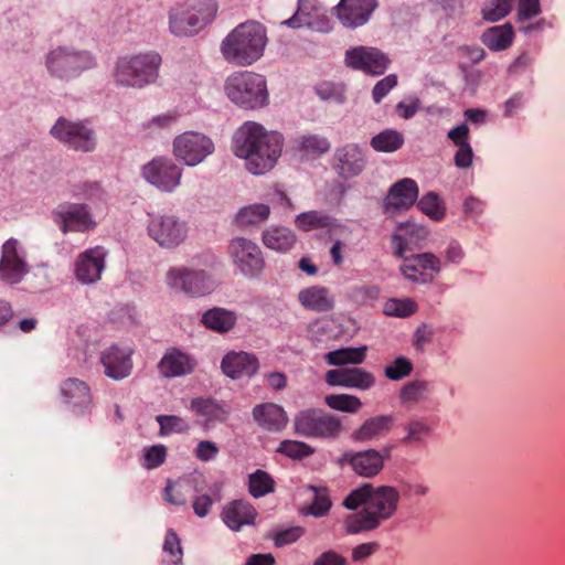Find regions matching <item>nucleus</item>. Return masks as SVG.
I'll use <instances>...</instances> for the list:
<instances>
[{"label":"nucleus","instance_id":"1","mask_svg":"<svg viewBox=\"0 0 565 565\" xmlns=\"http://www.w3.org/2000/svg\"><path fill=\"white\" fill-rule=\"evenodd\" d=\"M284 137L267 131L262 125L247 121L233 138V152L246 161V169L256 175L271 170L281 154Z\"/></svg>","mask_w":565,"mask_h":565},{"label":"nucleus","instance_id":"2","mask_svg":"<svg viewBox=\"0 0 565 565\" xmlns=\"http://www.w3.org/2000/svg\"><path fill=\"white\" fill-rule=\"evenodd\" d=\"M401 500L399 491L391 486L374 487L369 505L344 519L347 534L355 535L377 530L382 523L392 519Z\"/></svg>","mask_w":565,"mask_h":565},{"label":"nucleus","instance_id":"3","mask_svg":"<svg viewBox=\"0 0 565 565\" xmlns=\"http://www.w3.org/2000/svg\"><path fill=\"white\" fill-rule=\"evenodd\" d=\"M267 43L263 24L247 21L232 30L221 43L224 58L235 65L247 66L258 61Z\"/></svg>","mask_w":565,"mask_h":565},{"label":"nucleus","instance_id":"4","mask_svg":"<svg viewBox=\"0 0 565 565\" xmlns=\"http://www.w3.org/2000/svg\"><path fill=\"white\" fill-rule=\"evenodd\" d=\"M161 63L156 52L122 56L115 65V82L124 87L143 88L157 81Z\"/></svg>","mask_w":565,"mask_h":565},{"label":"nucleus","instance_id":"5","mask_svg":"<svg viewBox=\"0 0 565 565\" xmlns=\"http://www.w3.org/2000/svg\"><path fill=\"white\" fill-rule=\"evenodd\" d=\"M225 93L234 104L245 109H256L268 103L266 78L254 72H236L228 76Z\"/></svg>","mask_w":565,"mask_h":565},{"label":"nucleus","instance_id":"6","mask_svg":"<svg viewBox=\"0 0 565 565\" xmlns=\"http://www.w3.org/2000/svg\"><path fill=\"white\" fill-rule=\"evenodd\" d=\"M214 11L209 0H186L170 10V31L179 36L192 35L212 19Z\"/></svg>","mask_w":565,"mask_h":565},{"label":"nucleus","instance_id":"7","mask_svg":"<svg viewBox=\"0 0 565 565\" xmlns=\"http://www.w3.org/2000/svg\"><path fill=\"white\" fill-rule=\"evenodd\" d=\"M296 434L306 438L337 439L343 425L340 417L320 408L299 412L294 419Z\"/></svg>","mask_w":565,"mask_h":565},{"label":"nucleus","instance_id":"8","mask_svg":"<svg viewBox=\"0 0 565 565\" xmlns=\"http://www.w3.org/2000/svg\"><path fill=\"white\" fill-rule=\"evenodd\" d=\"M95 66V60L87 51H77L66 46L52 50L46 57L50 74L60 79H70Z\"/></svg>","mask_w":565,"mask_h":565},{"label":"nucleus","instance_id":"9","mask_svg":"<svg viewBox=\"0 0 565 565\" xmlns=\"http://www.w3.org/2000/svg\"><path fill=\"white\" fill-rule=\"evenodd\" d=\"M51 136L66 148L78 152H93L97 146L95 130L84 121L60 117L50 130Z\"/></svg>","mask_w":565,"mask_h":565},{"label":"nucleus","instance_id":"10","mask_svg":"<svg viewBox=\"0 0 565 565\" xmlns=\"http://www.w3.org/2000/svg\"><path fill=\"white\" fill-rule=\"evenodd\" d=\"M148 235L162 248L172 249L188 236V225L174 214H154L148 223Z\"/></svg>","mask_w":565,"mask_h":565},{"label":"nucleus","instance_id":"11","mask_svg":"<svg viewBox=\"0 0 565 565\" xmlns=\"http://www.w3.org/2000/svg\"><path fill=\"white\" fill-rule=\"evenodd\" d=\"M214 149L212 139L196 131H185L173 141L174 156L190 167L201 163Z\"/></svg>","mask_w":565,"mask_h":565},{"label":"nucleus","instance_id":"12","mask_svg":"<svg viewBox=\"0 0 565 565\" xmlns=\"http://www.w3.org/2000/svg\"><path fill=\"white\" fill-rule=\"evenodd\" d=\"M29 273L25 252L17 238L7 239L1 246L0 280L17 285Z\"/></svg>","mask_w":565,"mask_h":565},{"label":"nucleus","instance_id":"13","mask_svg":"<svg viewBox=\"0 0 565 565\" xmlns=\"http://www.w3.org/2000/svg\"><path fill=\"white\" fill-rule=\"evenodd\" d=\"M142 177L162 192H173L181 183L182 169L170 158L157 157L142 167Z\"/></svg>","mask_w":565,"mask_h":565},{"label":"nucleus","instance_id":"14","mask_svg":"<svg viewBox=\"0 0 565 565\" xmlns=\"http://www.w3.org/2000/svg\"><path fill=\"white\" fill-rule=\"evenodd\" d=\"M168 284L192 297L209 294L214 288V282L204 270L185 267L170 268L167 274Z\"/></svg>","mask_w":565,"mask_h":565},{"label":"nucleus","instance_id":"15","mask_svg":"<svg viewBox=\"0 0 565 565\" xmlns=\"http://www.w3.org/2000/svg\"><path fill=\"white\" fill-rule=\"evenodd\" d=\"M233 263L244 275L258 274L264 266L260 248L245 237H234L227 247Z\"/></svg>","mask_w":565,"mask_h":565},{"label":"nucleus","instance_id":"16","mask_svg":"<svg viewBox=\"0 0 565 565\" xmlns=\"http://www.w3.org/2000/svg\"><path fill=\"white\" fill-rule=\"evenodd\" d=\"M418 193V185L413 179L404 178L395 182L383 201V212L393 216L407 211L417 201Z\"/></svg>","mask_w":565,"mask_h":565},{"label":"nucleus","instance_id":"17","mask_svg":"<svg viewBox=\"0 0 565 565\" xmlns=\"http://www.w3.org/2000/svg\"><path fill=\"white\" fill-rule=\"evenodd\" d=\"M348 66L371 75H382L387 70L390 60L375 47L356 46L345 53Z\"/></svg>","mask_w":565,"mask_h":565},{"label":"nucleus","instance_id":"18","mask_svg":"<svg viewBox=\"0 0 565 565\" xmlns=\"http://www.w3.org/2000/svg\"><path fill=\"white\" fill-rule=\"evenodd\" d=\"M366 158L362 149L349 143L335 149L332 158V168L344 180L359 177L365 169Z\"/></svg>","mask_w":565,"mask_h":565},{"label":"nucleus","instance_id":"19","mask_svg":"<svg viewBox=\"0 0 565 565\" xmlns=\"http://www.w3.org/2000/svg\"><path fill=\"white\" fill-rule=\"evenodd\" d=\"M132 350L129 348H120L111 345L100 353V363L104 366L105 374L115 380L120 381L128 377L132 371Z\"/></svg>","mask_w":565,"mask_h":565},{"label":"nucleus","instance_id":"20","mask_svg":"<svg viewBox=\"0 0 565 565\" xmlns=\"http://www.w3.org/2000/svg\"><path fill=\"white\" fill-rule=\"evenodd\" d=\"M324 379L331 386H342L360 391H367L375 385V376L373 373L362 367L329 370Z\"/></svg>","mask_w":565,"mask_h":565},{"label":"nucleus","instance_id":"21","mask_svg":"<svg viewBox=\"0 0 565 565\" xmlns=\"http://www.w3.org/2000/svg\"><path fill=\"white\" fill-rule=\"evenodd\" d=\"M63 403L75 414L85 415L92 406V394L89 386L82 380L70 377L61 384Z\"/></svg>","mask_w":565,"mask_h":565},{"label":"nucleus","instance_id":"22","mask_svg":"<svg viewBox=\"0 0 565 565\" xmlns=\"http://www.w3.org/2000/svg\"><path fill=\"white\" fill-rule=\"evenodd\" d=\"M106 250L96 246L81 253L75 263V276L82 284H94L100 279L105 268Z\"/></svg>","mask_w":565,"mask_h":565},{"label":"nucleus","instance_id":"23","mask_svg":"<svg viewBox=\"0 0 565 565\" xmlns=\"http://www.w3.org/2000/svg\"><path fill=\"white\" fill-rule=\"evenodd\" d=\"M55 214L61 221V230L64 233L68 231L86 232L96 226V223L85 204H60Z\"/></svg>","mask_w":565,"mask_h":565},{"label":"nucleus","instance_id":"24","mask_svg":"<svg viewBox=\"0 0 565 565\" xmlns=\"http://www.w3.org/2000/svg\"><path fill=\"white\" fill-rule=\"evenodd\" d=\"M195 367V359L177 348L168 349L158 363V371L166 379L190 375Z\"/></svg>","mask_w":565,"mask_h":565},{"label":"nucleus","instance_id":"25","mask_svg":"<svg viewBox=\"0 0 565 565\" xmlns=\"http://www.w3.org/2000/svg\"><path fill=\"white\" fill-rule=\"evenodd\" d=\"M376 6L375 0H341L335 10L344 26L358 28L369 21Z\"/></svg>","mask_w":565,"mask_h":565},{"label":"nucleus","instance_id":"26","mask_svg":"<svg viewBox=\"0 0 565 565\" xmlns=\"http://www.w3.org/2000/svg\"><path fill=\"white\" fill-rule=\"evenodd\" d=\"M342 461L348 463L356 475L365 478L379 475L384 467V456L375 449L347 451L342 456Z\"/></svg>","mask_w":565,"mask_h":565},{"label":"nucleus","instance_id":"27","mask_svg":"<svg viewBox=\"0 0 565 565\" xmlns=\"http://www.w3.org/2000/svg\"><path fill=\"white\" fill-rule=\"evenodd\" d=\"M281 24L292 29L307 28L319 32L327 30V21L315 0H299L296 13Z\"/></svg>","mask_w":565,"mask_h":565},{"label":"nucleus","instance_id":"28","mask_svg":"<svg viewBox=\"0 0 565 565\" xmlns=\"http://www.w3.org/2000/svg\"><path fill=\"white\" fill-rule=\"evenodd\" d=\"M221 367L231 379L252 377L259 369L257 358L247 352H230L223 360Z\"/></svg>","mask_w":565,"mask_h":565},{"label":"nucleus","instance_id":"29","mask_svg":"<svg viewBox=\"0 0 565 565\" xmlns=\"http://www.w3.org/2000/svg\"><path fill=\"white\" fill-rule=\"evenodd\" d=\"M253 418L257 425L268 431H281L288 423L285 409L275 403H263L254 406Z\"/></svg>","mask_w":565,"mask_h":565},{"label":"nucleus","instance_id":"30","mask_svg":"<svg viewBox=\"0 0 565 565\" xmlns=\"http://www.w3.org/2000/svg\"><path fill=\"white\" fill-rule=\"evenodd\" d=\"M256 516V509L246 500L230 502L222 512V520L233 531H239L244 525L254 524Z\"/></svg>","mask_w":565,"mask_h":565},{"label":"nucleus","instance_id":"31","mask_svg":"<svg viewBox=\"0 0 565 565\" xmlns=\"http://www.w3.org/2000/svg\"><path fill=\"white\" fill-rule=\"evenodd\" d=\"M393 426V417L380 415L367 418L358 429L351 434L354 443H366L385 436Z\"/></svg>","mask_w":565,"mask_h":565},{"label":"nucleus","instance_id":"32","mask_svg":"<svg viewBox=\"0 0 565 565\" xmlns=\"http://www.w3.org/2000/svg\"><path fill=\"white\" fill-rule=\"evenodd\" d=\"M298 301L303 308L317 312H327L334 307V300L329 290L322 286L301 289L298 294Z\"/></svg>","mask_w":565,"mask_h":565},{"label":"nucleus","instance_id":"33","mask_svg":"<svg viewBox=\"0 0 565 565\" xmlns=\"http://www.w3.org/2000/svg\"><path fill=\"white\" fill-rule=\"evenodd\" d=\"M513 39L514 30L511 23L491 26L481 35L482 43L493 52L509 49L513 43Z\"/></svg>","mask_w":565,"mask_h":565},{"label":"nucleus","instance_id":"34","mask_svg":"<svg viewBox=\"0 0 565 565\" xmlns=\"http://www.w3.org/2000/svg\"><path fill=\"white\" fill-rule=\"evenodd\" d=\"M237 320L234 311L225 308L214 307L205 311L202 316L203 326L217 333H226L235 326Z\"/></svg>","mask_w":565,"mask_h":565},{"label":"nucleus","instance_id":"35","mask_svg":"<svg viewBox=\"0 0 565 565\" xmlns=\"http://www.w3.org/2000/svg\"><path fill=\"white\" fill-rule=\"evenodd\" d=\"M296 239L294 232L284 226H271L263 233L264 245L277 252L289 250L295 245Z\"/></svg>","mask_w":565,"mask_h":565},{"label":"nucleus","instance_id":"36","mask_svg":"<svg viewBox=\"0 0 565 565\" xmlns=\"http://www.w3.org/2000/svg\"><path fill=\"white\" fill-rule=\"evenodd\" d=\"M366 358V347L342 348L330 351L324 355L329 365L360 364Z\"/></svg>","mask_w":565,"mask_h":565},{"label":"nucleus","instance_id":"37","mask_svg":"<svg viewBox=\"0 0 565 565\" xmlns=\"http://www.w3.org/2000/svg\"><path fill=\"white\" fill-rule=\"evenodd\" d=\"M276 482L265 470L257 469L248 475V492L255 498H263L275 491Z\"/></svg>","mask_w":565,"mask_h":565},{"label":"nucleus","instance_id":"38","mask_svg":"<svg viewBox=\"0 0 565 565\" xmlns=\"http://www.w3.org/2000/svg\"><path fill=\"white\" fill-rule=\"evenodd\" d=\"M295 224L299 230L310 232L331 227L333 218L329 214L320 211H308L297 215Z\"/></svg>","mask_w":565,"mask_h":565},{"label":"nucleus","instance_id":"39","mask_svg":"<svg viewBox=\"0 0 565 565\" xmlns=\"http://www.w3.org/2000/svg\"><path fill=\"white\" fill-rule=\"evenodd\" d=\"M370 143L377 152H394L404 145V137L397 130L385 129L375 135Z\"/></svg>","mask_w":565,"mask_h":565},{"label":"nucleus","instance_id":"40","mask_svg":"<svg viewBox=\"0 0 565 565\" xmlns=\"http://www.w3.org/2000/svg\"><path fill=\"white\" fill-rule=\"evenodd\" d=\"M516 0H486L481 8L484 21L494 23L510 14Z\"/></svg>","mask_w":565,"mask_h":565},{"label":"nucleus","instance_id":"41","mask_svg":"<svg viewBox=\"0 0 565 565\" xmlns=\"http://www.w3.org/2000/svg\"><path fill=\"white\" fill-rule=\"evenodd\" d=\"M270 209L266 204H253L243 207L236 215V222L239 226H250L263 223L268 218Z\"/></svg>","mask_w":565,"mask_h":565},{"label":"nucleus","instance_id":"42","mask_svg":"<svg viewBox=\"0 0 565 565\" xmlns=\"http://www.w3.org/2000/svg\"><path fill=\"white\" fill-rule=\"evenodd\" d=\"M324 403L331 409L355 414L362 407V402L359 397L349 394H330L324 396Z\"/></svg>","mask_w":565,"mask_h":565},{"label":"nucleus","instance_id":"43","mask_svg":"<svg viewBox=\"0 0 565 565\" xmlns=\"http://www.w3.org/2000/svg\"><path fill=\"white\" fill-rule=\"evenodd\" d=\"M417 207L434 221H441L446 214L445 206L435 192H428L423 195L417 202Z\"/></svg>","mask_w":565,"mask_h":565},{"label":"nucleus","instance_id":"44","mask_svg":"<svg viewBox=\"0 0 565 565\" xmlns=\"http://www.w3.org/2000/svg\"><path fill=\"white\" fill-rule=\"evenodd\" d=\"M160 426L159 436L164 437L172 434H182L190 429V425L183 417L175 415H158L156 417Z\"/></svg>","mask_w":565,"mask_h":565},{"label":"nucleus","instance_id":"45","mask_svg":"<svg viewBox=\"0 0 565 565\" xmlns=\"http://www.w3.org/2000/svg\"><path fill=\"white\" fill-rule=\"evenodd\" d=\"M374 487L371 483H364L352 489L343 500V505L348 510L355 511L359 507H367Z\"/></svg>","mask_w":565,"mask_h":565},{"label":"nucleus","instance_id":"46","mask_svg":"<svg viewBox=\"0 0 565 565\" xmlns=\"http://www.w3.org/2000/svg\"><path fill=\"white\" fill-rule=\"evenodd\" d=\"M310 489L313 491V500L307 509V513L316 518L323 516L331 509V500L329 492L326 488H318L311 486Z\"/></svg>","mask_w":565,"mask_h":565},{"label":"nucleus","instance_id":"47","mask_svg":"<svg viewBox=\"0 0 565 565\" xmlns=\"http://www.w3.org/2000/svg\"><path fill=\"white\" fill-rule=\"evenodd\" d=\"M429 383L426 381H412L405 384L401 391L402 402H419L429 394Z\"/></svg>","mask_w":565,"mask_h":565},{"label":"nucleus","instance_id":"48","mask_svg":"<svg viewBox=\"0 0 565 565\" xmlns=\"http://www.w3.org/2000/svg\"><path fill=\"white\" fill-rule=\"evenodd\" d=\"M300 149L308 153H326L330 149V142L327 138L319 135H303L297 139Z\"/></svg>","mask_w":565,"mask_h":565},{"label":"nucleus","instance_id":"49","mask_svg":"<svg viewBox=\"0 0 565 565\" xmlns=\"http://www.w3.org/2000/svg\"><path fill=\"white\" fill-rule=\"evenodd\" d=\"M277 451L291 459H302L313 454V448L306 443L297 440H284Z\"/></svg>","mask_w":565,"mask_h":565},{"label":"nucleus","instance_id":"50","mask_svg":"<svg viewBox=\"0 0 565 565\" xmlns=\"http://www.w3.org/2000/svg\"><path fill=\"white\" fill-rule=\"evenodd\" d=\"M417 305L413 299H391L384 306L387 316L408 317L416 312Z\"/></svg>","mask_w":565,"mask_h":565},{"label":"nucleus","instance_id":"51","mask_svg":"<svg viewBox=\"0 0 565 565\" xmlns=\"http://www.w3.org/2000/svg\"><path fill=\"white\" fill-rule=\"evenodd\" d=\"M163 551L169 555L171 564H182L183 551L181 542L178 534L172 529H169L166 533Z\"/></svg>","mask_w":565,"mask_h":565},{"label":"nucleus","instance_id":"52","mask_svg":"<svg viewBox=\"0 0 565 565\" xmlns=\"http://www.w3.org/2000/svg\"><path fill=\"white\" fill-rule=\"evenodd\" d=\"M191 409L209 420L216 419L221 412L220 405L212 398L196 397L191 401Z\"/></svg>","mask_w":565,"mask_h":565},{"label":"nucleus","instance_id":"53","mask_svg":"<svg viewBox=\"0 0 565 565\" xmlns=\"http://www.w3.org/2000/svg\"><path fill=\"white\" fill-rule=\"evenodd\" d=\"M412 362L404 356H399L395 359L391 365H387L385 367L384 374L391 381H399L408 376L412 373Z\"/></svg>","mask_w":565,"mask_h":565},{"label":"nucleus","instance_id":"54","mask_svg":"<svg viewBox=\"0 0 565 565\" xmlns=\"http://www.w3.org/2000/svg\"><path fill=\"white\" fill-rule=\"evenodd\" d=\"M406 436L402 439L403 444L418 443L423 440L430 431L429 426L420 419L411 420L406 426Z\"/></svg>","mask_w":565,"mask_h":565},{"label":"nucleus","instance_id":"55","mask_svg":"<svg viewBox=\"0 0 565 565\" xmlns=\"http://www.w3.org/2000/svg\"><path fill=\"white\" fill-rule=\"evenodd\" d=\"M167 457V448L164 445H153L145 450L143 466L147 469H156L160 467Z\"/></svg>","mask_w":565,"mask_h":565},{"label":"nucleus","instance_id":"56","mask_svg":"<svg viewBox=\"0 0 565 565\" xmlns=\"http://www.w3.org/2000/svg\"><path fill=\"white\" fill-rule=\"evenodd\" d=\"M396 85L397 76L395 74H390L382 78L375 84L372 90L373 100L379 104Z\"/></svg>","mask_w":565,"mask_h":565},{"label":"nucleus","instance_id":"57","mask_svg":"<svg viewBox=\"0 0 565 565\" xmlns=\"http://www.w3.org/2000/svg\"><path fill=\"white\" fill-rule=\"evenodd\" d=\"M401 271L407 279L415 282H426L429 280L426 274L419 270V265L416 260H412V256L405 258L404 264L401 266Z\"/></svg>","mask_w":565,"mask_h":565},{"label":"nucleus","instance_id":"58","mask_svg":"<svg viewBox=\"0 0 565 565\" xmlns=\"http://www.w3.org/2000/svg\"><path fill=\"white\" fill-rule=\"evenodd\" d=\"M412 260H416L423 270H431L438 274L441 269L440 259L433 253H420L412 255Z\"/></svg>","mask_w":565,"mask_h":565},{"label":"nucleus","instance_id":"59","mask_svg":"<svg viewBox=\"0 0 565 565\" xmlns=\"http://www.w3.org/2000/svg\"><path fill=\"white\" fill-rule=\"evenodd\" d=\"M303 534V529L300 526L289 527L282 531H279L274 536V543L276 546L280 547L284 545L292 544L297 542Z\"/></svg>","mask_w":565,"mask_h":565},{"label":"nucleus","instance_id":"60","mask_svg":"<svg viewBox=\"0 0 565 565\" xmlns=\"http://www.w3.org/2000/svg\"><path fill=\"white\" fill-rule=\"evenodd\" d=\"M541 12L540 0H519L518 19L530 20Z\"/></svg>","mask_w":565,"mask_h":565},{"label":"nucleus","instance_id":"61","mask_svg":"<svg viewBox=\"0 0 565 565\" xmlns=\"http://www.w3.org/2000/svg\"><path fill=\"white\" fill-rule=\"evenodd\" d=\"M380 550L379 542H366L356 545L352 548L351 557L353 562H363L366 558L371 557Z\"/></svg>","mask_w":565,"mask_h":565},{"label":"nucleus","instance_id":"62","mask_svg":"<svg viewBox=\"0 0 565 565\" xmlns=\"http://www.w3.org/2000/svg\"><path fill=\"white\" fill-rule=\"evenodd\" d=\"M220 452L215 443L210 440H201L195 448V457L201 461H210Z\"/></svg>","mask_w":565,"mask_h":565},{"label":"nucleus","instance_id":"63","mask_svg":"<svg viewBox=\"0 0 565 565\" xmlns=\"http://www.w3.org/2000/svg\"><path fill=\"white\" fill-rule=\"evenodd\" d=\"M420 108V100L417 97H411L407 102L403 100L396 105V113L404 119L414 117Z\"/></svg>","mask_w":565,"mask_h":565},{"label":"nucleus","instance_id":"64","mask_svg":"<svg viewBox=\"0 0 565 565\" xmlns=\"http://www.w3.org/2000/svg\"><path fill=\"white\" fill-rule=\"evenodd\" d=\"M312 565H347V559L335 551L328 550L321 553Z\"/></svg>","mask_w":565,"mask_h":565}]
</instances>
